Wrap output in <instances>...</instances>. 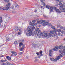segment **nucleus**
<instances>
[{
	"instance_id": "f257e3e1",
	"label": "nucleus",
	"mask_w": 65,
	"mask_h": 65,
	"mask_svg": "<svg viewBox=\"0 0 65 65\" xmlns=\"http://www.w3.org/2000/svg\"><path fill=\"white\" fill-rule=\"evenodd\" d=\"M37 23L39 24H43V26H45L46 25H47L48 24V22L45 20H44L43 21L42 20H40V21H37Z\"/></svg>"
},
{
	"instance_id": "f03ea898",
	"label": "nucleus",
	"mask_w": 65,
	"mask_h": 65,
	"mask_svg": "<svg viewBox=\"0 0 65 65\" xmlns=\"http://www.w3.org/2000/svg\"><path fill=\"white\" fill-rule=\"evenodd\" d=\"M41 32V31L39 29V28H38L36 29V30L34 31V33H33V35L35 34L36 35V36H39V33Z\"/></svg>"
},
{
	"instance_id": "7ed1b4c3",
	"label": "nucleus",
	"mask_w": 65,
	"mask_h": 65,
	"mask_svg": "<svg viewBox=\"0 0 65 65\" xmlns=\"http://www.w3.org/2000/svg\"><path fill=\"white\" fill-rule=\"evenodd\" d=\"M31 27H32L31 26H30L28 27L27 29V32H29V31L32 32V31H33L35 29V28L34 26H33L31 28Z\"/></svg>"
},
{
	"instance_id": "20e7f679",
	"label": "nucleus",
	"mask_w": 65,
	"mask_h": 65,
	"mask_svg": "<svg viewBox=\"0 0 65 65\" xmlns=\"http://www.w3.org/2000/svg\"><path fill=\"white\" fill-rule=\"evenodd\" d=\"M57 7H51L50 9V12H53L54 9L56 11V12H59V9H57Z\"/></svg>"
},
{
	"instance_id": "39448f33",
	"label": "nucleus",
	"mask_w": 65,
	"mask_h": 65,
	"mask_svg": "<svg viewBox=\"0 0 65 65\" xmlns=\"http://www.w3.org/2000/svg\"><path fill=\"white\" fill-rule=\"evenodd\" d=\"M27 29L25 31V33L26 34V35L27 36H31V35H32V36H33L34 35H33V33H32V31H30L29 32H30L29 33L26 32H27Z\"/></svg>"
},
{
	"instance_id": "423d86ee",
	"label": "nucleus",
	"mask_w": 65,
	"mask_h": 65,
	"mask_svg": "<svg viewBox=\"0 0 65 65\" xmlns=\"http://www.w3.org/2000/svg\"><path fill=\"white\" fill-rule=\"evenodd\" d=\"M62 48L63 51L59 50V52L61 53L63 56H65V46H63L62 47Z\"/></svg>"
},
{
	"instance_id": "0eeeda50",
	"label": "nucleus",
	"mask_w": 65,
	"mask_h": 65,
	"mask_svg": "<svg viewBox=\"0 0 65 65\" xmlns=\"http://www.w3.org/2000/svg\"><path fill=\"white\" fill-rule=\"evenodd\" d=\"M44 37H46L47 38H48L49 37H51L52 36L51 33H48L47 34H47L46 33H44Z\"/></svg>"
},
{
	"instance_id": "6e6552de",
	"label": "nucleus",
	"mask_w": 65,
	"mask_h": 65,
	"mask_svg": "<svg viewBox=\"0 0 65 65\" xmlns=\"http://www.w3.org/2000/svg\"><path fill=\"white\" fill-rule=\"evenodd\" d=\"M56 32H57V29L56 28H55L54 29V30H51L50 31V33L51 34H54V33H56Z\"/></svg>"
},
{
	"instance_id": "1a4fd4ad",
	"label": "nucleus",
	"mask_w": 65,
	"mask_h": 65,
	"mask_svg": "<svg viewBox=\"0 0 65 65\" xmlns=\"http://www.w3.org/2000/svg\"><path fill=\"white\" fill-rule=\"evenodd\" d=\"M22 48H21L20 49V51H23V50H24V49L25 48V44H23L22 45Z\"/></svg>"
},
{
	"instance_id": "9d476101",
	"label": "nucleus",
	"mask_w": 65,
	"mask_h": 65,
	"mask_svg": "<svg viewBox=\"0 0 65 65\" xmlns=\"http://www.w3.org/2000/svg\"><path fill=\"white\" fill-rule=\"evenodd\" d=\"M11 53L14 56H16L17 55V53L16 52H15L13 51H12L11 52Z\"/></svg>"
},
{
	"instance_id": "9b49d317",
	"label": "nucleus",
	"mask_w": 65,
	"mask_h": 65,
	"mask_svg": "<svg viewBox=\"0 0 65 65\" xmlns=\"http://www.w3.org/2000/svg\"><path fill=\"white\" fill-rule=\"evenodd\" d=\"M59 25V24H58V25H57V27H59L60 29H63V26Z\"/></svg>"
},
{
	"instance_id": "f8f14e48",
	"label": "nucleus",
	"mask_w": 65,
	"mask_h": 65,
	"mask_svg": "<svg viewBox=\"0 0 65 65\" xmlns=\"http://www.w3.org/2000/svg\"><path fill=\"white\" fill-rule=\"evenodd\" d=\"M40 0L42 2V5L43 6H45V3H44V2H43V0Z\"/></svg>"
},
{
	"instance_id": "ddd939ff",
	"label": "nucleus",
	"mask_w": 65,
	"mask_h": 65,
	"mask_svg": "<svg viewBox=\"0 0 65 65\" xmlns=\"http://www.w3.org/2000/svg\"><path fill=\"white\" fill-rule=\"evenodd\" d=\"M46 7L47 8H48V9H49L50 8V11H51V7H53V6L49 7L47 5L46 6Z\"/></svg>"
},
{
	"instance_id": "4468645a",
	"label": "nucleus",
	"mask_w": 65,
	"mask_h": 65,
	"mask_svg": "<svg viewBox=\"0 0 65 65\" xmlns=\"http://www.w3.org/2000/svg\"><path fill=\"white\" fill-rule=\"evenodd\" d=\"M33 46H34V47H36L38 46L37 44H34L33 45Z\"/></svg>"
},
{
	"instance_id": "2eb2a0df",
	"label": "nucleus",
	"mask_w": 65,
	"mask_h": 65,
	"mask_svg": "<svg viewBox=\"0 0 65 65\" xmlns=\"http://www.w3.org/2000/svg\"><path fill=\"white\" fill-rule=\"evenodd\" d=\"M15 7H19V5L17 4L16 3H15Z\"/></svg>"
},
{
	"instance_id": "dca6fc26",
	"label": "nucleus",
	"mask_w": 65,
	"mask_h": 65,
	"mask_svg": "<svg viewBox=\"0 0 65 65\" xmlns=\"http://www.w3.org/2000/svg\"><path fill=\"white\" fill-rule=\"evenodd\" d=\"M40 56H43V54H42V51H41L40 52Z\"/></svg>"
},
{
	"instance_id": "f3484780",
	"label": "nucleus",
	"mask_w": 65,
	"mask_h": 65,
	"mask_svg": "<svg viewBox=\"0 0 65 65\" xmlns=\"http://www.w3.org/2000/svg\"><path fill=\"white\" fill-rule=\"evenodd\" d=\"M51 28H52V29H54V30H55V28H56L55 27V26H51Z\"/></svg>"
},
{
	"instance_id": "a211bd4d",
	"label": "nucleus",
	"mask_w": 65,
	"mask_h": 65,
	"mask_svg": "<svg viewBox=\"0 0 65 65\" xmlns=\"http://www.w3.org/2000/svg\"><path fill=\"white\" fill-rule=\"evenodd\" d=\"M63 6H60L59 7V8L60 10H62V9H63Z\"/></svg>"
},
{
	"instance_id": "6ab92c4d",
	"label": "nucleus",
	"mask_w": 65,
	"mask_h": 65,
	"mask_svg": "<svg viewBox=\"0 0 65 65\" xmlns=\"http://www.w3.org/2000/svg\"><path fill=\"white\" fill-rule=\"evenodd\" d=\"M56 32H61V31L60 29H58L57 30H56Z\"/></svg>"
},
{
	"instance_id": "aec40b11",
	"label": "nucleus",
	"mask_w": 65,
	"mask_h": 65,
	"mask_svg": "<svg viewBox=\"0 0 65 65\" xmlns=\"http://www.w3.org/2000/svg\"><path fill=\"white\" fill-rule=\"evenodd\" d=\"M6 6L7 7H9L10 6V3H9L7 4Z\"/></svg>"
},
{
	"instance_id": "412c9836",
	"label": "nucleus",
	"mask_w": 65,
	"mask_h": 65,
	"mask_svg": "<svg viewBox=\"0 0 65 65\" xmlns=\"http://www.w3.org/2000/svg\"><path fill=\"white\" fill-rule=\"evenodd\" d=\"M43 32H41L40 34V35L41 36H43Z\"/></svg>"
},
{
	"instance_id": "4be33fe9",
	"label": "nucleus",
	"mask_w": 65,
	"mask_h": 65,
	"mask_svg": "<svg viewBox=\"0 0 65 65\" xmlns=\"http://www.w3.org/2000/svg\"><path fill=\"white\" fill-rule=\"evenodd\" d=\"M50 60L51 61H55V59L53 58H51Z\"/></svg>"
},
{
	"instance_id": "5701e85b",
	"label": "nucleus",
	"mask_w": 65,
	"mask_h": 65,
	"mask_svg": "<svg viewBox=\"0 0 65 65\" xmlns=\"http://www.w3.org/2000/svg\"><path fill=\"white\" fill-rule=\"evenodd\" d=\"M2 17H0V22L1 23H2Z\"/></svg>"
},
{
	"instance_id": "b1692460",
	"label": "nucleus",
	"mask_w": 65,
	"mask_h": 65,
	"mask_svg": "<svg viewBox=\"0 0 65 65\" xmlns=\"http://www.w3.org/2000/svg\"><path fill=\"white\" fill-rule=\"evenodd\" d=\"M56 1L57 2H62L61 0H57Z\"/></svg>"
},
{
	"instance_id": "393cba45",
	"label": "nucleus",
	"mask_w": 65,
	"mask_h": 65,
	"mask_svg": "<svg viewBox=\"0 0 65 65\" xmlns=\"http://www.w3.org/2000/svg\"><path fill=\"white\" fill-rule=\"evenodd\" d=\"M62 47H63V46L62 45H60L59 46V49H61Z\"/></svg>"
},
{
	"instance_id": "a878e982",
	"label": "nucleus",
	"mask_w": 65,
	"mask_h": 65,
	"mask_svg": "<svg viewBox=\"0 0 65 65\" xmlns=\"http://www.w3.org/2000/svg\"><path fill=\"white\" fill-rule=\"evenodd\" d=\"M53 50L54 51H57V50L55 48H54L53 49Z\"/></svg>"
},
{
	"instance_id": "bb28decb",
	"label": "nucleus",
	"mask_w": 65,
	"mask_h": 65,
	"mask_svg": "<svg viewBox=\"0 0 65 65\" xmlns=\"http://www.w3.org/2000/svg\"><path fill=\"white\" fill-rule=\"evenodd\" d=\"M51 35H52L51 37L52 36L53 37H55V34H52V35L51 34Z\"/></svg>"
},
{
	"instance_id": "cd10ccee",
	"label": "nucleus",
	"mask_w": 65,
	"mask_h": 65,
	"mask_svg": "<svg viewBox=\"0 0 65 65\" xmlns=\"http://www.w3.org/2000/svg\"><path fill=\"white\" fill-rule=\"evenodd\" d=\"M54 35H55V36H57V35H58V34L56 33V32H55V33L54 34Z\"/></svg>"
},
{
	"instance_id": "c85d7f7f",
	"label": "nucleus",
	"mask_w": 65,
	"mask_h": 65,
	"mask_svg": "<svg viewBox=\"0 0 65 65\" xmlns=\"http://www.w3.org/2000/svg\"><path fill=\"white\" fill-rule=\"evenodd\" d=\"M9 7H7L6 8V10H8V9H9Z\"/></svg>"
},
{
	"instance_id": "c756f323",
	"label": "nucleus",
	"mask_w": 65,
	"mask_h": 65,
	"mask_svg": "<svg viewBox=\"0 0 65 65\" xmlns=\"http://www.w3.org/2000/svg\"><path fill=\"white\" fill-rule=\"evenodd\" d=\"M55 48L56 50H59V48H58V46H56L55 47Z\"/></svg>"
},
{
	"instance_id": "7c9ffc66",
	"label": "nucleus",
	"mask_w": 65,
	"mask_h": 65,
	"mask_svg": "<svg viewBox=\"0 0 65 65\" xmlns=\"http://www.w3.org/2000/svg\"><path fill=\"white\" fill-rule=\"evenodd\" d=\"M21 34H22V32H20V31H19L18 32V35H21Z\"/></svg>"
},
{
	"instance_id": "2f4dec72",
	"label": "nucleus",
	"mask_w": 65,
	"mask_h": 65,
	"mask_svg": "<svg viewBox=\"0 0 65 65\" xmlns=\"http://www.w3.org/2000/svg\"><path fill=\"white\" fill-rule=\"evenodd\" d=\"M60 56H58L57 57V60H59V59H60Z\"/></svg>"
},
{
	"instance_id": "473e14b6",
	"label": "nucleus",
	"mask_w": 65,
	"mask_h": 65,
	"mask_svg": "<svg viewBox=\"0 0 65 65\" xmlns=\"http://www.w3.org/2000/svg\"><path fill=\"white\" fill-rule=\"evenodd\" d=\"M22 45H23V43H21L19 44V46H22Z\"/></svg>"
},
{
	"instance_id": "72a5a7b5",
	"label": "nucleus",
	"mask_w": 65,
	"mask_h": 65,
	"mask_svg": "<svg viewBox=\"0 0 65 65\" xmlns=\"http://www.w3.org/2000/svg\"><path fill=\"white\" fill-rule=\"evenodd\" d=\"M5 1V2H6L7 3V2H9V1L8 0H4Z\"/></svg>"
},
{
	"instance_id": "f704fd0d",
	"label": "nucleus",
	"mask_w": 65,
	"mask_h": 65,
	"mask_svg": "<svg viewBox=\"0 0 65 65\" xmlns=\"http://www.w3.org/2000/svg\"><path fill=\"white\" fill-rule=\"evenodd\" d=\"M1 62L4 63V62H5V61L4 60H1Z\"/></svg>"
},
{
	"instance_id": "c9c22d12",
	"label": "nucleus",
	"mask_w": 65,
	"mask_h": 65,
	"mask_svg": "<svg viewBox=\"0 0 65 65\" xmlns=\"http://www.w3.org/2000/svg\"><path fill=\"white\" fill-rule=\"evenodd\" d=\"M19 31L20 32H22L23 31V29H20L19 30Z\"/></svg>"
},
{
	"instance_id": "e433bc0d",
	"label": "nucleus",
	"mask_w": 65,
	"mask_h": 65,
	"mask_svg": "<svg viewBox=\"0 0 65 65\" xmlns=\"http://www.w3.org/2000/svg\"><path fill=\"white\" fill-rule=\"evenodd\" d=\"M10 38H6V40H10Z\"/></svg>"
},
{
	"instance_id": "4c0bfd02",
	"label": "nucleus",
	"mask_w": 65,
	"mask_h": 65,
	"mask_svg": "<svg viewBox=\"0 0 65 65\" xmlns=\"http://www.w3.org/2000/svg\"><path fill=\"white\" fill-rule=\"evenodd\" d=\"M32 24V22H30L29 23V25H30V26H31V25Z\"/></svg>"
},
{
	"instance_id": "58836bf2",
	"label": "nucleus",
	"mask_w": 65,
	"mask_h": 65,
	"mask_svg": "<svg viewBox=\"0 0 65 65\" xmlns=\"http://www.w3.org/2000/svg\"><path fill=\"white\" fill-rule=\"evenodd\" d=\"M32 23H35L36 22V21H35V20H32Z\"/></svg>"
},
{
	"instance_id": "ea45409f",
	"label": "nucleus",
	"mask_w": 65,
	"mask_h": 65,
	"mask_svg": "<svg viewBox=\"0 0 65 65\" xmlns=\"http://www.w3.org/2000/svg\"><path fill=\"white\" fill-rule=\"evenodd\" d=\"M61 32L62 34H64V33H65V32L63 30L61 31Z\"/></svg>"
},
{
	"instance_id": "a19ab883",
	"label": "nucleus",
	"mask_w": 65,
	"mask_h": 65,
	"mask_svg": "<svg viewBox=\"0 0 65 65\" xmlns=\"http://www.w3.org/2000/svg\"><path fill=\"white\" fill-rule=\"evenodd\" d=\"M63 12H64L65 11V8H63V9L62 10Z\"/></svg>"
},
{
	"instance_id": "79ce46f5",
	"label": "nucleus",
	"mask_w": 65,
	"mask_h": 65,
	"mask_svg": "<svg viewBox=\"0 0 65 65\" xmlns=\"http://www.w3.org/2000/svg\"><path fill=\"white\" fill-rule=\"evenodd\" d=\"M2 9L3 10H5V9L6 10V8L5 7H3Z\"/></svg>"
},
{
	"instance_id": "37998d69",
	"label": "nucleus",
	"mask_w": 65,
	"mask_h": 65,
	"mask_svg": "<svg viewBox=\"0 0 65 65\" xmlns=\"http://www.w3.org/2000/svg\"><path fill=\"white\" fill-rule=\"evenodd\" d=\"M58 12H59V13H61V12H62V10H59Z\"/></svg>"
},
{
	"instance_id": "c03bdc74",
	"label": "nucleus",
	"mask_w": 65,
	"mask_h": 65,
	"mask_svg": "<svg viewBox=\"0 0 65 65\" xmlns=\"http://www.w3.org/2000/svg\"><path fill=\"white\" fill-rule=\"evenodd\" d=\"M62 4L61 3H59V4H58V5L60 6L61 5H62Z\"/></svg>"
},
{
	"instance_id": "a18cd8bd",
	"label": "nucleus",
	"mask_w": 65,
	"mask_h": 65,
	"mask_svg": "<svg viewBox=\"0 0 65 65\" xmlns=\"http://www.w3.org/2000/svg\"><path fill=\"white\" fill-rule=\"evenodd\" d=\"M63 7H65V4H63L62 5Z\"/></svg>"
},
{
	"instance_id": "49530a36",
	"label": "nucleus",
	"mask_w": 65,
	"mask_h": 65,
	"mask_svg": "<svg viewBox=\"0 0 65 65\" xmlns=\"http://www.w3.org/2000/svg\"><path fill=\"white\" fill-rule=\"evenodd\" d=\"M14 44H15V45H17V44H18V43H17V42H15Z\"/></svg>"
},
{
	"instance_id": "de8ad7c7",
	"label": "nucleus",
	"mask_w": 65,
	"mask_h": 65,
	"mask_svg": "<svg viewBox=\"0 0 65 65\" xmlns=\"http://www.w3.org/2000/svg\"><path fill=\"white\" fill-rule=\"evenodd\" d=\"M49 56H51V55H52V53H49Z\"/></svg>"
},
{
	"instance_id": "09e8293b",
	"label": "nucleus",
	"mask_w": 65,
	"mask_h": 65,
	"mask_svg": "<svg viewBox=\"0 0 65 65\" xmlns=\"http://www.w3.org/2000/svg\"><path fill=\"white\" fill-rule=\"evenodd\" d=\"M23 54V52H20L19 53V55H22V54Z\"/></svg>"
},
{
	"instance_id": "8fccbe9b",
	"label": "nucleus",
	"mask_w": 65,
	"mask_h": 65,
	"mask_svg": "<svg viewBox=\"0 0 65 65\" xmlns=\"http://www.w3.org/2000/svg\"><path fill=\"white\" fill-rule=\"evenodd\" d=\"M49 53H51L52 52V50H49Z\"/></svg>"
},
{
	"instance_id": "3c124183",
	"label": "nucleus",
	"mask_w": 65,
	"mask_h": 65,
	"mask_svg": "<svg viewBox=\"0 0 65 65\" xmlns=\"http://www.w3.org/2000/svg\"><path fill=\"white\" fill-rule=\"evenodd\" d=\"M37 55H39V53L38 52H37L36 53Z\"/></svg>"
},
{
	"instance_id": "603ef678",
	"label": "nucleus",
	"mask_w": 65,
	"mask_h": 65,
	"mask_svg": "<svg viewBox=\"0 0 65 65\" xmlns=\"http://www.w3.org/2000/svg\"><path fill=\"white\" fill-rule=\"evenodd\" d=\"M8 60H11V58H10V57H9L8 58Z\"/></svg>"
},
{
	"instance_id": "864d4df0",
	"label": "nucleus",
	"mask_w": 65,
	"mask_h": 65,
	"mask_svg": "<svg viewBox=\"0 0 65 65\" xmlns=\"http://www.w3.org/2000/svg\"><path fill=\"white\" fill-rule=\"evenodd\" d=\"M31 26H34V23H32Z\"/></svg>"
},
{
	"instance_id": "5fc2aeb1",
	"label": "nucleus",
	"mask_w": 65,
	"mask_h": 65,
	"mask_svg": "<svg viewBox=\"0 0 65 65\" xmlns=\"http://www.w3.org/2000/svg\"><path fill=\"white\" fill-rule=\"evenodd\" d=\"M61 35V34H60V33H59L58 34V36H60Z\"/></svg>"
},
{
	"instance_id": "6e6d98bb",
	"label": "nucleus",
	"mask_w": 65,
	"mask_h": 65,
	"mask_svg": "<svg viewBox=\"0 0 65 65\" xmlns=\"http://www.w3.org/2000/svg\"><path fill=\"white\" fill-rule=\"evenodd\" d=\"M21 42H23L24 41V40L23 39H21Z\"/></svg>"
},
{
	"instance_id": "4d7b16f0",
	"label": "nucleus",
	"mask_w": 65,
	"mask_h": 65,
	"mask_svg": "<svg viewBox=\"0 0 65 65\" xmlns=\"http://www.w3.org/2000/svg\"><path fill=\"white\" fill-rule=\"evenodd\" d=\"M57 60H58V59H57V58L56 59H54V61H57Z\"/></svg>"
},
{
	"instance_id": "13d9d810",
	"label": "nucleus",
	"mask_w": 65,
	"mask_h": 65,
	"mask_svg": "<svg viewBox=\"0 0 65 65\" xmlns=\"http://www.w3.org/2000/svg\"><path fill=\"white\" fill-rule=\"evenodd\" d=\"M51 23H49L48 24V26H51Z\"/></svg>"
},
{
	"instance_id": "bf43d9fd",
	"label": "nucleus",
	"mask_w": 65,
	"mask_h": 65,
	"mask_svg": "<svg viewBox=\"0 0 65 65\" xmlns=\"http://www.w3.org/2000/svg\"><path fill=\"white\" fill-rule=\"evenodd\" d=\"M40 58V55L38 56V58L39 59V58Z\"/></svg>"
},
{
	"instance_id": "052dcab7",
	"label": "nucleus",
	"mask_w": 65,
	"mask_h": 65,
	"mask_svg": "<svg viewBox=\"0 0 65 65\" xmlns=\"http://www.w3.org/2000/svg\"><path fill=\"white\" fill-rule=\"evenodd\" d=\"M6 65V63H4L2 65Z\"/></svg>"
},
{
	"instance_id": "680f3d73",
	"label": "nucleus",
	"mask_w": 65,
	"mask_h": 65,
	"mask_svg": "<svg viewBox=\"0 0 65 65\" xmlns=\"http://www.w3.org/2000/svg\"><path fill=\"white\" fill-rule=\"evenodd\" d=\"M36 11H37V10H36V9H35V12H36Z\"/></svg>"
},
{
	"instance_id": "e2e57ef3",
	"label": "nucleus",
	"mask_w": 65,
	"mask_h": 65,
	"mask_svg": "<svg viewBox=\"0 0 65 65\" xmlns=\"http://www.w3.org/2000/svg\"><path fill=\"white\" fill-rule=\"evenodd\" d=\"M6 58L7 59H8V58H9V56H7Z\"/></svg>"
},
{
	"instance_id": "0e129e2a",
	"label": "nucleus",
	"mask_w": 65,
	"mask_h": 65,
	"mask_svg": "<svg viewBox=\"0 0 65 65\" xmlns=\"http://www.w3.org/2000/svg\"><path fill=\"white\" fill-rule=\"evenodd\" d=\"M43 17H46V16L45 15H43Z\"/></svg>"
},
{
	"instance_id": "69168bd1",
	"label": "nucleus",
	"mask_w": 65,
	"mask_h": 65,
	"mask_svg": "<svg viewBox=\"0 0 65 65\" xmlns=\"http://www.w3.org/2000/svg\"><path fill=\"white\" fill-rule=\"evenodd\" d=\"M60 57H63V56H62V55H60Z\"/></svg>"
},
{
	"instance_id": "338daca9",
	"label": "nucleus",
	"mask_w": 65,
	"mask_h": 65,
	"mask_svg": "<svg viewBox=\"0 0 65 65\" xmlns=\"http://www.w3.org/2000/svg\"><path fill=\"white\" fill-rule=\"evenodd\" d=\"M4 57V56L2 55L1 57Z\"/></svg>"
},
{
	"instance_id": "774afa93",
	"label": "nucleus",
	"mask_w": 65,
	"mask_h": 65,
	"mask_svg": "<svg viewBox=\"0 0 65 65\" xmlns=\"http://www.w3.org/2000/svg\"><path fill=\"white\" fill-rule=\"evenodd\" d=\"M64 31L65 32V27H64Z\"/></svg>"
}]
</instances>
